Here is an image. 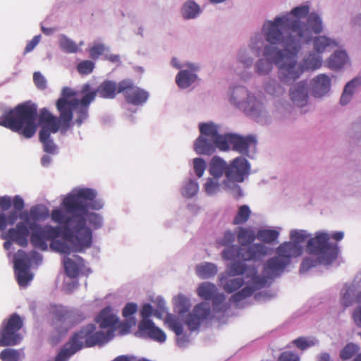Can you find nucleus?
Listing matches in <instances>:
<instances>
[{"mask_svg": "<svg viewBox=\"0 0 361 361\" xmlns=\"http://www.w3.org/2000/svg\"><path fill=\"white\" fill-rule=\"evenodd\" d=\"M22 353L20 350L6 348L0 353V359L2 361H20Z\"/></svg>", "mask_w": 361, "mask_h": 361, "instance_id": "nucleus-46", "label": "nucleus"}, {"mask_svg": "<svg viewBox=\"0 0 361 361\" xmlns=\"http://www.w3.org/2000/svg\"><path fill=\"white\" fill-rule=\"evenodd\" d=\"M120 91H122L127 103L139 106L147 102L149 94L147 91L135 85L130 79H124L121 81Z\"/></svg>", "mask_w": 361, "mask_h": 361, "instance_id": "nucleus-13", "label": "nucleus"}, {"mask_svg": "<svg viewBox=\"0 0 361 361\" xmlns=\"http://www.w3.org/2000/svg\"><path fill=\"white\" fill-rule=\"evenodd\" d=\"M308 237L309 235L306 231L304 230H293L290 233V242L297 243L298 245L304 243Z\"/></svg>", "mask_w": 361, "mask_h": 361, "instance_id": "nucleus-54", "label": "nucleus"}, {"mask_svg": "<svg viewBox=\"0 0 361 361\" xmlns=\"http://www.w3.org/2000/svg\"><path fill=\"white\" fill-rule=\"evenodd\" d=\"M231 99L235 104L241 105L244 104H250L252 97L250 96L247 90L243 87L238 86L234 88L232 92Z\"/></svg>", "mask_w": 361, "mask_h": 361, "instance_id": "nucleus-33", "label": "nucleus"}, {"mask_svg": "<svg viewBox=\"0 0 361 361\" xmlns=\"http://www.w3.org/2000/svg\"><path fill=\"white\" fill-rule=\"evenodd\" d=\"M264 47L263 56L255 64L257 73L262 75L269 74L275 63L279 68V78L284 83L294 81L301 75L302 70L296 66L297 55H294V63L290 62L293 50L287 48L285 37L279 44H271Z\"/></svg>", "mask_w": 361, "mask_h": 361, "instance_id": "nucleus-3", "label": "nucleus"}, {"mask_svg": "<svg viewBox=\"0 0 361 361\" xmlns=\"http://www.w3.org/2000/svg\"><path fill=\"white\" fill-rule=\"evenodd\" d=\"M250 171V163L245 157H238L233 159L226 171V180L223 183L224 188L230 191L236 199L243 197V191L238 183L244 181Z\"/></svg>", "mask_w": 361, "mask_h": 361, "instance_id": "nucleus-9", "label": "nucleus"}, {"mask_svg": "<svg viewBox=\"0 0 361 361\" xmlns=\"http://www.w3.org/2000/svg\"><path fill=\"white\" fill-rule=\"evenodd\" d=\"M167 322L169 323L170 329L177 335L181 336L183 334L182 324L174 318H168Z\"/></svg>", "mask_w": 361, "mask_h": 361, "instance_id": "nucleus-64", "label": "nucleus"}, {"mask_svg": "<svg viewBox=\"0 0 361 361\" xmlns=\"http://www.w3.org/2000/svg\"><path fill=\"white\" fill-rule=\"evenodd\" d=\"M59 47L65 52L76 53L79 51V46L76 43L68 38L66 35H61L59 37Z\"/></svg>", "mask_w": 361, "mask_h": 361, "instance_id": "nucleus-39", "label": "nucleus"}, {"mask_svg": "<svg viewBox=\"0 0 361 361\" xmlns=\"http://www.w3.org/2000/svg\"><path fill=\"white\" fill-rule=\"evenodd\" d=\"M139 333L145 337L162 343L166 341L165 333L156 326L151 319H142L138 324Z\"/></svg>", "mask_w": 361, "mask_h": 361, "instance_id": "nucleus-18", "label": "nucleus"}, {"mask_svg": "<svg viewBox=\"0 0 361 361\" xmlns=\"http://www.w3.org/2000/svg\"><path fill=\"white\" fill-rule=\"evenodd\" d=\"M29 224L25 221L18 222L15 228L8 230L4 238L11 240L20 247H25L28 245V237L31 231Z\"/></svg>", "mask_w": 361, "mask_h": 361, "instance_id": "nucleus-15", "label": "nucleus"}, {"mask_svg": "<svg viewBox=\"0 0 361 361\" xmlns=\"http://www.w3.org/2000/svg\"><path fill=\"white\" fill-rule=\"evenodd\" d=\"M303 248L300 245L292 242L281 243L276 249L277 256L281 257L288 264L292 257H297L302 254Z\"/></svg>", "mask_w": 361, "mask_h": 361, "instance_id": "nucleus-19", "label": "nucleus"}, {"mask_svg": "<svg viewBox=\"0 0 361 361\" xmlns=\"http://www.w3.org/2000/svg\"><path fill=\"white\" fill-rule=\"evenodd\" d=\"M322 65V59L319 54L317 53L310 51L307 54L302 61V66H300L296 63L297 67L302 70L301 73L303 72L304 69L307 70H312L314 71L316 69L319 68Z\"/></svg>", "mask_w": 361, "mask_h": 361, "instance_id": "nucleus-28", "label": "nucleus"}, {"mask_svg": "<svg viewBox=\"0 0 361 361\" xmlns=\"http://www.w3.org/2000/svg\"><path fill=\"white\" fill-rule=\"evenodd\" d=\"M14 267L19 286H27L33 279L32 274L29 271V266L23 259H17L15 261Z\"/></svg>", "mask_w": 361, "mask_h": 361, "instance_id": "nucleus-23", "label": "nucleus"}, {"mask_svg": "<svg viewBox=\"0 0 361 361\" xmlns=\"http://www.w3.org/2000/svg\"><path fill=\"white\" fill-rule=\"evenodd\" d=\"M352 292H353V289L350 286L343 289L342 290L341 303L345 307H349L353 303L351 298Z\"/></svg>", "mask_w": 361, "mask_h": 361, "instance_id": "nucleus-62", "label": "nucleus"}, {"mask_svg": "<svg viewBox=\"0 0 361 361\" xmlns=\"http://www.w3.org/2000/svg\"><path fill=\"white\" fill-rule=\"evenodd\" d=\"M266 92L272 95H280L284 92L283 88L275 80H271L265 85Z\"/></svg>", "mask_w": 361, "mask_h": 361, "instance_id": "nucleus-58", "label": "nucleus"}, {"mask_svg": "<svg viewBox=\"0 0 361 361\" xmlns=\"http://www.w3.org/2000/svg\"><path fill=\"white\" fill-rule=\"evenodd\" d=\"M23 326V319L17 313L4 320L0 328V346H13L19 344L23 337L19 331Z\"/></svg>", "mask_w": 361, "mask_h": 361, "instance_id": "nucleus-11", "label": "nucleus"}, {"mask_svg": "<svg viewBox=\"0 0 361 361\" xmlns=\"http://www.w3.org/2000/svg\"><path fill=\"white\" fill-rule=\"evenodd\" d=\"M96 192L92 189L83 188L75 193L69 194L62 202V207L66 212L71 214L70 218L81 217L87 215L89 209L99 210L103 207V203L99 200H95Z\"/></svg>", "mask_w": 361, "mask_h": 361, "instance_id": "nucleus-6", "label": "nucleus"}, {"mask_svg": "<svg viewBox=\"0 0 361 361\" xmlns=\"http://www.w3.org/2000/svg\"><path fill=\"white\" fill-rule=\"evenodd\" d=\"M288 264L279 256L269 259L264 264L263 277L267 281V279H273L279 276Z\"/></svg>", "mask_w": 361, "mask_h": 361, "instance_id": "nucleus-17", "label": "nucleus"}, {"mask_svg": "<svg viewBox=\"0 0 361 361\" xmlns=\"http://www.w3.org/2000/svg\"><path fill=\"white\" fill-rule=\"evenodd\" d=\"M212 306L214 312H225L228 306L225 304V295L223 293H218L216 292V295L212 298Z\"/></svg>", "mask_w": 361, "mask_h": 361, "instance_id": "nucleus-45", "label": "nucleus"}, {"mask_svg": "<svg viewBox=\"0 0 361 361\" xmlns=\"http://www.w3.org/2000/svg\"><path fill=\"white\" fill-rule=\"evenodd\" d=\"M251 215V210L250 207L246 205H241L239 207L236 214L235 215L232 224L233 225H241L245 224L250 219Z\"/></svg>", "mask_w": 361, "mask_h": 361, "instance_id": "nucleus-38", "label": "nucleus"}, {"mask_svg": "<svg viewBox=\"0 0 361 361\" xmlns=\"http://www.w3.org/2000/svg\"><path fill=\"white\" fill-rule=\"evenodd\" d=\"M227 274L230 276H240L245 274V278L250 279L248 283L250 286L244 287L234 293L231 300L240 302L252 295L255 290H259L266 285L264 279L257 274V269L254 266H247L240 261L234 262L227 267Z\"/></svg>", "mask_w": 361, "mask_h": 361, "instance_id": "nucleus-7", "label": "nucleus"}, {"mask_svg": "<svg viewBox=\"0 0 361 361\" xmlns=\"http://www.w3.org/2000/svg\"><path fill=\"white\" fill-rule=\"evenodd\" d=\"M63 265L65 272L69 278L75 279L79 275L80 268L72 259L69 257L64 258Z\"/></svg>", "mask_w": 361, "mask_h": 361, "instance_id": "nucleus-41", "label": "nucleus"}, {"mask_svg": "<svg viewBox=\"0 0 361 361\" xmlns=\"http://www.w3.org/2000/svg\"><path fill=\"white\" fill-rule=\"evenodd\" d=\"M75 95V91L70 87H65L61 92V97L56 101V106L60 113L63 131H67L71 127V122L73 116V111L79 106L80 99L72 98Z\"/></svg>", "mask_w": 361, "mask_h": 361, "instance_id": "nucleus-12", "label": "nucleus"}, {"mask_svg": "<svg viewBox=\"0 0 361 361\" xmlns=\"http://www.w3.org/2000/svg\"><path fill=\"white\" fill-rule=\"evenodd\" d=\"M290 99L298 106L302 107L307 104V84L302 81L294 86L290 92Z\"/></svg>", "mask_w": 361, "mask_h": 361, "instance_id": "nucleus-21", "label": "nucleus"}, {"mask_svg": "<svg viewBox=\"0 0 361 361\" xmlns=\"http://www.w3.org/2000/svg\"><path fill=\"white\" fill-rule=\"evenodd\" d=\"M348 61V57L345 51H336L328 59V67L332 70H338L341 68Z\"/></svg>", "mask_w": 361, "mask_h": 361, "instance_id": "nucleus-31", "label": "nucleus"}, {"mask_svg": "<svg viewBox=\"0 0 361 361\" xmlns=\"http://www.w3.org/2000/svg\"><path fill=\"white\" fill-rule=\"evenodd\" d=\"M216 292L217 288L216 286L209 282L202 283L197 288L198 295L205 300H212Z\"/></svg>", "mask_w": 361, "mask_h": 361, "instance_id": "nucleus-37", "label": "nucleus"}, {"mask_svg": "<svg viewBox=\"0 0 361 361\" xmlns=\"http://www.w3.org/2000/svg\"><path fill=\"white\" fill-rule=\"evenodd\" d=\"M360 85L361 78H355L345 85L340 100L342 105H345L350 102L353 96L354 89Z\"/></svg>", "mask_w": 361, "mask_h": 361, "instance_id": "nucleus-35", "label": "nucleus"}, {"mask_svg": "<svg viewBox=\"0 0 361 361\" xmlns=\"http://www.w3.org/2000/svg\"><path fill=\"white\" fill-rule=\"evenodd\" d=\"M200 131L202 135H204L212 140L218 134V126L212 123L200 124Z\"/></svg>", "mask_w": 361, "mask_h": 361, "instance_id": "nucleus-44", "label": "nucleus"}, {"mask_svg": "<svg viewBox=\"0 0 361 361\" xmlns=\"http://www.w3.org/2000/svg\"><path fill=\"white\" fill-rule=\"evenodd\" d=\"M237 238L241 247L250 245L257 238V234L251 228L239 226L237 228Z\"/></svg>", "mask_w": 361, "mask_h": 361, "instance_id": "nucleus-30", "label": "nucleus"}, {"mask_svg": "<svg viewBox=\"0 0 361 361\" xmlns=\"http://www.w3.org/2000/svg\"><path fill=\"white\" fill-rule=\"evenodd\" d=\"M227 163L219 157H214L209 163V173L216 178H219L223 176L226 175V171L228 168Z\"/></svg>", "mask_w": 361, "mask_h": 361, "instance_id": "nucleus-29", "label": "nucleus"}, {"mask_svg": "<svg viewBox=\"0 0 361 361\" xmlns=\"http://www.w3.org/2000/svg\"><path fill=\"white\" fill-rule=\"evenodd\" d=\"M102 329L114 327L118 322V317L112 312L110 307L104 308L96 319Z\"/></svg>", "mask_w": 361, "mask_h": 361, "instance_id": "nucleus-26", "label": "nucleus"}, {"mask_svg": "<svg viewBox=\"0 0 361 361\" xmlns=\"http://www.w3.org/2000/svg\"><path fill=\"white\" fill-rule=\"evenodd\" d=\"M94 98V92H87L79 101V106L75 109H77L78 114V117L75 119V123L78 126H80L83 121L87 118L88 106Z\"/></svg>", "mask_w": 361, "mask_h": 361, "instance_id": "nucleus-24", "label": "nucleus"}, {"mask_svg": "<svg viewBox=\"0 0 361 361\" xmlns=\"http://www.w3.org/2000/svg\"><path fill=\"white\" fill-rule=\"evenodd\" d=\"M202 321V320L192 312L188 316L185 320V324L188 325L190 331H194L199 328Z\"/></svg>", "mask_w": 361, "mask_h": 361, "instance_id": "nucleus-60", "label": "nucleus"}, {"mask_svg": "<svg viewBox=\"0 0 361 361\" xmlns=\"http://www.w3.org/2000/svg\"><path fill=\"white\" fill-rule=\"evenodd\" d=\"M52 325L57 329L59 334H65L70 327L73 326V312L60 305L52 307Z\"/></svg>", "mask_w": 361, "mask_h": 361, "instance_id": "nucleus-14", "label": "nucleus"}, {"mask_svg": "<svg viewBox=\"0 0 361 361\" xmlns=\"http://www.w3.org/2000/svg\"><path fill=\"white\" fill-rule=\"evenodd\" d=\"M194 148L200 154L210 155L215 151L213 141L202 136H200L195 142Z\"/></svg>", "mask_w": 361, "mask_h": 361, "instance_id": "nucleus-32", "label": "nucleus"}, {"mask_svg": "<svg viewBox=\"0 0 361 361\" xmlns=\"http://www.w3.org/2000/svg\"><path fill=\"white\" fill-rule=\"evenodd\" d=\"M120 87L121 81L117 83L115 81L106 80L99 85L95 91H91L90 92H94L95 96L98 94L104 99H114L118 94L122 92V91H120ZM90 85L85 84L82 88V92H90Z\"/></svg>", "mask_w": 361, "mask_h": 361, "instance_id": "nucleus-16", "label": "nucleus"}, {"mask_svg": "<svg viewBox=\"0 0 361 361\" xmlns=\"http://www.w3.org/2000/svg\"><path fill=\"white\" fill-rule=\"evenodd\" d=\"M42 126H47L49 130L52 131V133H57L60 128L61 133H64L66 132L62 130V121L61 120L60 115L59 118H57L56 116H54V118H52V120H50V121L45 122L44 124L42 125Z\"/></svg>", "mask_w": 361, "mask_h": 361, "instance_id": "nucleus-53", "label": "nucleus"}, {"mask_svg": "<svg viewBox=\"0 0 361 361\" xmlns=\"http://www.w3.org/2000/svg\"><path fill=\"white\" fill-rule=\"evenodd\" d=\"M219 178H209L204 184V190L208 195H214L217 192L220 188Z\"/></svg>", "mask_w": 361, "mask_h": 361, "instance_id": "nucleus-55", "label": "nucleus"}, {"mask_svg": "<svg viewBox=\"0 0 361 361\" xmlns=\"http://www.w3.org/2000/svg\"><path fill=\"white\" fill-rule=\"evenodd\" d=\"M198 184L196 182L190 180L183 186L182 189V194L184 197H192L196 195L198 191Z\"/></svg>", "mask_w": 361, "mask_h": 361, "instance_id": "nucleus-52", "label": "nucleus"}, {"mask_svg": "<svg viewBox=\"0 0 361 361\" xmlns=\"http://www.w3.org/2000/svg\"><path fill=\"white\" fill-rule=\"evenodd\" d=\"M279 235V233L273 229H261L257 233V238L262 242L271 243L276 240Z\"/></svg>", "mask_w": 361, "mask_h": 361, "instance_id": "nucleus-40", "label": "nucleus"}, {"mask_svg": "<svg viewBox=\"0 0 361 361\" xmlns=\"http://www.w3.org/2000/svg\"><path fill=\"white\" fill-rule=\"evenodd\" d=\"M50 247L51 250L63 254L67 255L71 252L70 246L66 242L57 240L56 238L51 240Z\"/></svg>", "mask_w": 361, "mask_h": 361, "instance_id": "nucleus-49", "label": "nucleus"}, {"mask_svg": "<svg viewBox=\"0 0 361 361\" xmlns=\"http://www.w3.org/2000/svg\"><path fill=\"white\" fill-rule=\"evenodd\" d=\"M331 235L324 231L316 232L314 237L310 238L306 245V251L317 257L319 263L329 265L338 257V246L331 243Z\"/></svg>", "mask_w": 361, "mask_h": 361, "instance_id": "nucleus-8", "label": "nucleus"}, {"mask_svg": "<svg viewBox=\"0 0 361 361\" xmlns=\"http://www.w3.org/2000/svg\"><path fill=\"white\" fill-rule=\"evenodd\" d=\"M49 216L48 209L42 205H35L30 208L29 212H22L20 215V218L29 223V220L37 221L44 220Z\"/></svg>", "mask_w": 361, "mask_h": 361, "instance_id": "nucleus-25", "label": "nucleus"}, {"mask_svg": "<svg viewBox=\"0 0 361 361\" xmlns=\"http://www.w3.org/2000/svg\"><path fill=\"white\" fill-rule=\"evenodd\" d=\"M95 326L87 324L80 331L75 333L69 342L56 356L55 361H67L68 359L80 350L84 345L90 348L96 345L107 343L114 336V330L109 329L106 333L102 331H95Z\"/></svg>", "mask_w": 361, "mask_h": 361, "instance_id": "nucleus-5", "label": "nucleus"}, {"mask_svg": "<svg viewBox=\"0 0 361 361\" xmlns=\"http://www.w3.org/2000/svg\"><path fill=\"white\" fill-rule=\"evenodd\" d=\"M358 345L353 343L347 344L341 351L340 357L343 360L350 359L359 350Z\"/></svg>", "mask_w": 361, "mask_h": 361, "instance_id": "nucleus-51", "label": "nucleus"}, {"mask_svg": "<svg viewBox=\"0 0 361 361\" xmlns=\"http://www.w3.org/2000/svg\"><path fill=\"white\" fill-rule=\"evenodd\" d=\"M86 219V222L88 221L89 224L94 229L99 228L103 224L102 217L96 213H87V215L83 216ZM87 227V226L86 225ZM88 228H90L88 226Z\"/></svg>", "mask_w": 361, "mask_h": 361, "instance_id": "nucleus-50", "label": "nucleus"}, {"mask_svg": "<svg viewBox=\"0 0 361 361\" xmlns=\"http://www.w3.org/2000/svg\"><path fill=\"white\" fill-rule=\"evenodd\" d=\"M196 273L201 279H209L214 277L217 273V267L209 262H205L197 265Z\"/></svg>", "mask_w": 361, "mask_h": 361, "instance_id": "nucleus-34", "label": "nucleus"}, {"mask_svg": "<svg viewBox=\"0 0 361 361\" xmlns=\"http://www.w3.org/2000/svg\"><path fill=\"white\" fill-rule=\"evenodd\" d=\"M193 313L203 321L208 319L210 316L211 307L209 303L202 302L194 307Z\"/></svg>", "mask_w": 361, "mask_h": 361, "instance_id": "nucleus-42", "label": "nucleus"}, {"mask_svg": "<svg viewBox=\"0 0 361 361\" xmlns=\"http://www.w3.org/2000/svg\"><path fill=\"white\" fill-rule=\"evenodd\" d=\"M51 220L62 226H44L36 222H30L29 228L32 245L42 251L47 250L48 241L60 235L63 240L73 244L75 252H83L92 244V231L86 226L85 220L81 217L70 218L61 209H54L51 213Z\"/></svg>", "mask_w": 361, "mask_h": 361, "instance_id": "nucleus-1", "label": "nucleus"}, {"mask_svg": "<svg viewBox=\"0 0 361 361\" xmlns=\"http://www.w3.org/2000/svg\"><path fill=\"white\" fill-rule=\"evenodd\" d=\"M232 136V134H226L225 135H221L218 134L212 141L214 142V149L217 147L221 151H226L229 149L230 145V137Z\"/></svg>", "mask_w": 361, "mask_h": 361, "instance_id": "nucleus-43", "label": "nucleus"}, {"mask_svg": "<svg viewBox=\"0 0 361 361\" xmlns=\"http://www.w3.org/2000/svg\"><path fill=\"white\" fill-rule=\"evenodd\" d=\"M196 78L197 76L195 73L186 70H183L176 75V81L178 87L187 88L195 81Z\"/></svg>", "mask_w": 361, "mask_h": 361, "instance_id": "nucleus-36", "label": "nucleus"}, {"mask_svg": "<svg viewBox=\"0 0 361 361\" xmlns=\"http://www.w3.org/2000/svg\"><path fill=\"white\" fill-rule=\"evenodd\" d=\"M37 106L31 102L17 105L0 117V126L18 133L25 138H31L37 126Z\"/></svg>", "mask_w": 361, "mask_h": 361, "instance_id": "nucleus-4", "label": "nucleus"}, {"mask_svg": "<svg viewBox=\"0 0 361 361\" xmlns=\"http://www.w3.org/2000/svg\"><path fill=\"white\" fill-rule=\"evenodd\" d=\"M199 12V6L193 1L186 3L183 8V15L185 18H193Z\"/></svg>", "mask_w": 361, "mask_h": 361, "instance_id": "nucleus-48", "label": "nucleus"}, {"mask_svg": "<svg viewBox=\"0 0 361 361\" xmlns=\"http://www.w3.org/2000/svg\"><path fill=\"white\" fill-rule=\"evenodd\" d=\"M194 171L197 177L203 176L206 169V162L202 158H195L193 159Z\"/></svg>", "mask_w": 361, "mask_h": 361, "instance_id": "nucleus-61", "label": "nucleus"}, {"mask_svg": "<svg viewBox=\"0 0 361 361\" xmlns=\"http://www.w3.org/2000/svg\"><path fill=\"white\" fill-rule=\"evenodd\" d=\"M94 68V63L90 60H85L77 65V71L81 75L90 74Z\"/></svg>", "mask_w": 361, "mask_h": 361, "instance_id": "nucleus-57", "label": "nucleus"}, {"mask_svg": "<svg viewBox=\"0 0 361 361\" xmlns=\"http://www.w3.org/2000/svg\"><path fill=\"white\" fill-rule=\"evenodd\" d=\"M33 81L36 87L39 90H44L47 87V80L39 72H35Z\"/></svg>", "mask_w": 361, "mask_h": 361, "instance_id": "nucleus-63", "label": "nucleus"}, {"mask_svg": "<svg viewBox=\"0 0 361 361\" xmlns=\"http://www.w3.org/2000/svg\"><path fill=\"white\" fill-rule=\"evenodd\" d=\"M230 145L232 146L233 150L247 155L249 147L252 145L255 147L257 140L252 135L243 137L232 134V136L230 137Z\"/></svg>", "mask_w": 361, "mask_h": 361, "instance_id": "nucleus-20", "label": "nucleus"}, {"mask_svg": "<svg viewBox=\"0 0 361 361\" xmlns=\"http://www.w3.org/2000/svg\"><path fill=\"white\" fill-rule=\"evenodd\" d=\"M310 11V7L307 5L298 6L294 8L290 13H288L287 15L290 16L293 19H298L300 20V18H305Z\"/></svg>", "mask_w": 361, "mask_h": 361, "instance_id": "nucleus-56", "label": "nucleus"}, {"mask_svg": "<svg viewBox=\"0 0 361 361\" xmlns=\"http://www.w3.org/2000/svg\"><path fill=\"white\" fill-rule=\"evenodd\" d=\"M323 30L322 22L319 15L310 13L307 19V24L298 19H293L288 15L277 16L273 21H266L262 27V32L267 42L279 44L285 37L288 49L293 50L290 62L294 63V55H298L302 43H308L312 38V33L319 34Z\"/></svg>", "mask_w": 361, "mask_h": 361, "instance_id": "nucleus-2", "label": "nucleus"}, {"mask_svg": "<svg viewBox=\"0 0 361 361\" xmlns=\"http://www.w3.org/2000/svg\"><path fill=\"white\" fill-rule=\"evenodd\" d=\"M235 240V234L231 231H225L222 238L216 240V243L220 246L227 247L232 245Z\"/></svg>", "mask_w": 361, "mask_h": 361, "instance_id": "nucleus-59", "label": "nucleus"}, {"mask_svg": "<svg viewBox=\"0 0 361 361\" xmlns=\"http://www.w3.org/2000/svg\"><path fill=\"white\" fill-rule=\"evenodd\" d=\"M268 248L262 243H255L247 247L229 245L221 252L224 259L232 260L238 258L243 261H260L267 255Z\"/></svg>", "mask_w": 361, "mask_h": 361, "instance_id": "nucleus-10", "label": "nucleus"}, {"mask_svg": "<svg viewBox=\"0 0 361 361\" xmlns=\"http://www.w3.org/2000/svg\"><path fill=\"white\" fill-rule=\"evenodd\" d=\"M312 94L315 97H321L330 90L331 79L325 74H319L312 81Z\"/></svg>", "mask_w": 361, "mask_h": 361, "instance_id": "nucleus-22", "label": "nucleus"}, {"mask_svg": "<svg viewBox=\"0 0 361 361\" xmlns=\"http://www.w3.org/2000/svg\"><path fill=\"white\" fill-rule=\"evenodd\" d=\"M243 284V278L228 279L223 284V288L226 293H232L240 288Z\"/></svg>", "mask_w": 361, "mask_h": 361, "instance_id": "nucleus-47", "label": "nucleus"}, {"mask_svg": "<svg viewBox=\"0 0 361 361\" xmlns=\"http://www.w3.org/2000/svg\"><path fill=\"white\" fill-rule=\"evenodd\" d=\"M314 49L319 54L324 51H330L334 48L338 47V42L334 39L326 36L321 35L316 37L313 39Z\"/></svg>", "mask_w": 361, "mask_h": 361, "instance_id": "nucleus-27", "label": "nucleus"}]
</instances>
